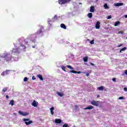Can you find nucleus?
Segmentation results:
<instances>
[{
  "instance_id": "nucleus-39",
  "label": "nucleus",
  "mask_w": 127,
  "mask_h": 127,
  "mask_svg": "<svg viewBox=\"0 0 127 127\" xmlns=\"http://www.w3.org/2000/svg\"><path fill=\"white\" fill-rule=\"evenodd\" d=\"M124 90L125 92H127V87H125L124 88Z\"/></svg>"
},
{
  "instance_id": "nucleus-34",
  "label": "nucleus",
  "mask_w": 127,
  "mask_h": 127,
  "mask_svg": "<svg viewBox=\"0 0 127 127\" xmlns=\"http://www.w3.org/2000/svg\"><path fill=\"white\" fill-rule=\"evenodd\" d=\"M125 99V97H120L119 98V100H124Z\"/></svg>"
},
{
  "instance_id": "nucleus-23",
  "label": "nucleus",
  "mask_w": 127,
  "mask_h": 127,
  "mask_svg": "<svg viewBox=\"0 0 127 127\" xmlns=\"http://www.w3.org/2000/svg\"><path fill=\"white\" fill-rule=\"evenodd\" d=\"M67 68H68V69H70L71 70H74V68L72 67L71 65H66Z\"/></svg>"
},
{
  "instance_id": "nucleus-13",
  "label": "nucleus",
  "mask_w": 127,
  "mask_h": 127,
  "mask_svg": "<svg viewBox=\"0 0 127 127\" xmlns=\"http://www.w3.org/2000/svg\"><path fill=\"white\" fill-rule=\"evenodd\" d=\"M44 31V28L42 26H40L39 32H43Z\"/></svg>"
},
{
  "instance_id": "nucleus-18",
  "label": "nucleus",
  "mask_w": 127,
  "mask_h": 127,
  "mask_svg": "<svg viewBox=\"0 0 127 127\" xmlns=\"http://www.w3.org/2000/svg\"><path fill=\"white\" fill-rule=\"evenodd\" d=\"M87 16L88 17H89V18H92V17H93V13H88Z\"/></svg>"
},
{
  "instance_id": "nucleus-44",
  "label": "nucleus",
  "mask_w": 127,
  "mask_h": 127,
  "mask_svg": "<svg viewBox=\"0 0 127 127\" xmlns=\"http://www.w3.org/2000/svg\"><path fill=\"white\" fill-rule=\"evenodd\" d=\"M123 45L121 44V45H119L117 46V47H121V46H122Z\"/></svg>"
},
{
  "instance_id": "nucleus-4",
  "label": "nucleus",
  "mask_w": 127,
  "mask_h": 127,
  "mask_svg": "<svg viewBox=\"0 0 127 127\" xmlns=\"http://www.w3.org/2000/svg\"><path fill=\"white\" fill-rule=\"evenodd\" d=\"M71 0H58V2L59 4H65V3H68L70 2Z\"/></svg>"
},
{
  "instance_id": "nucleus-19",
  "label": "nucleus",
  "mask_w": 127,
  "mask_h": 127,
  "mask_svg": "<svg viewBox=\"0 0 127 127\" xmlns=\"http://www.w3.org/2000/svg\"><path fill=\"white\" fill-rule=\"evenodd\" d=\"M50 111H51V113L52 115H54V112L53 111H54V107H51L50 108Z\"/></svg>"
},
{
  "instance_id": "nucleus-32",
  "label": "nucleus",
  "mask_w": 127,
  "mask_h": 127,
  "mask_svg": "<svg viewBox=\"0 0 127 127\" xmlns=\"http://www.w3.org/2000/svg\"><path fill=\"white\" fill-rule=\"evenodd\" d=\"M58 17H57V15H55L53 17V19H57Z\"/></svg>"
},
{
  "instance_id": "nucleus-41",
  "label": "nucleus",
  "mask_w": 127,
  "mask_h": 127,
  "mask_svg": "<svg viewBox=\"0 0 127 127\" xmlns=\"http://www.w3.org/2000/svg\"><path fill=\"white\" fill-rule=\"evenodd\" d=\"M90 65H91V66H94L95 64L92 63H90Z\"/></svg>"
},
{
  "instance_id": "nucleus-48",
  "label": "nucleus",
  "mask_w": 127,
  "mask_h": 127,
  "mask_svg": "<svg viewBox=\"0 0 127 127\" xmlns=\"http://www.w3.org/2000/svg\"><path fill=\"white\" fill-rule=\"evenodd\" d=\"M125 16L126 17V18H127V15H125Z\"/></svg>"
},
{
  "instance_id": "nucleus-2",
  "label": "nucleus",
  "mask_w": 127,
  "mask_h": 127,
  "mask_svg": "<svg viewBox=\"0 0 127 127\" xmlns=\"http://www.w3.org/2000/svg\"><path fill=\"white\" fill-rule=\"evenodd\" d=\"M19 42L20 43V45L18 44L16 45L15 44H14L15 48H13L12 50V53H16L17 54H18V53L20 52V50L26 49V47H25L24 45H22V44H21V39L19 40Z\"/></svg>"
},
{
  "instance_id": "nucleus-45",
  "label": "nucleus",
  "mask_w": 127,
  "mask_h": 127,
  "mask_svg": "<svg viewBox=\"0 0 127 127\" xmlns=\"http://www.w3.org/2000/svg\"><path fill=\"white\" fill-rule=\"evenodd\" d=\"M86 76H87V77H89V73H87V74H86Z\"/></svg>"
},
{
  "instance_id": "nucleus-12",
  "label": "nucleus",
  "mask_w": 127,
  "mask_h": 127,
  "mask_svg": "<svg viewBox=\"0 0 127 127\" xmlns=\"http://www.w3.org/2000/svg\"><path fill=\"white\" fill-rule=\"evenodd\" d=\"M114 5L115 6H122V5H124V3H115Z\"/></svg>"
},
{
  "instance_id": "nucleus-14",
  "label": "nucleus",
  "mask_w": 127,
  "mask_h": 127,
  "mask_svg": "<svg viewBox=\"0 0 127 127\" xmlns=\"http://www.w3.org/2000/svg\"><path fill=\"white\" fill-rule=\"evenodd\" d=\"M90 12H95V6H91L90 7Z\"/></svg>"
},
{
  "instance_id": "nucleus-40",
  "label": "nucleus",
  "mask_w": 127,
  "mask_h": 127,
  "mask_svg": "<svg viewBox=\"0 0 127 127\" xmlns=\"http://www.w3.org/2000/svg\"><path fill=\"white\" fill-rule=\"evenodd\" d=\"M125 74L126 75H127V69L125 70Z\"/></svg>"
},
{
  "instance_id": "nucleus-37",
  "label": "nucleus",
  "mask_w": 127,
  "mask_h": 127,
  "mask_svg": "<svg viewBox=\"0 0 127 127\" xmlns=\"http://www.w3.org/2000/svg\"><path fill=\"white\" fill-rule=\"evenodd\" d=\"M32 80H35L36 79V78H35V76H33L32 77Z\"/></svg>"
},
{
  "instance_id": "nucleus-35",
  "label": "nucleus",
  "mask_w": 127,
  "mask_h": 127,
  "mask_svg": "<svg viewBox=\"0 0 127 127\" xmlns=\"http://www.w3.org/2000/svg\"><path fill=\"white\" fill-rule=\"evenodd\" d=\"M94 40H92L90 42V44H94Z\"/></svg>"
},
{
  "instance_id": "nucleus-9",
  "label": "nucleus",
  "mask_w": 127,
  "mask_h": 127,
  "mask_svg": "<svg viewBox=\"0 0 127 127\" xmlns=\"http://www.w3.org/2000/svg\"><path fill=\"white\" fill-rule=\"evenodd\" d=\"M37 105H38V102H36L35 100H34L33 103H32V106L33 107H37Z\"/></svg>"
},
{
  "instance_id": "nucleus-27",
  "label": "nucleus",
  "mask_w": 127,
  "mask_h": 127,
  "mask_svg": "<svg viewBox=\"0 0 127 127\" xmlns=\"http://www.w3.org/2000/svg\"><path fill=\"white\" fill-rule=\"evenodd\" d=\"M6 91H7V88L5 87L2 89V92H3V93H5Z\"/></svg>"
},
{
  "instance_id": "nucleus-5",
  "label": "nucleus",
  "mask_w": 127,
  "mask_h": 127,
  "mask_svg": "<svg viewBox=\"0 0 127 127\" xmlns=\"http://www.w3.org/2000/svg\"><path fill=\"white\" fill-rule=\"evenodd\" d=\"M23 121V122H25V124L26 125V126H28L30 125V124H32L33 123L32 121H29V119L24 118Z\"/></svg>"
},
{
  "instance_id": "nucleus-7",
  "label": "nucleus",
  "mask_w": 127,
  "mask_h": 127,
  "mask_svg": "<svg viewBox=\"0 0 127 127\" xmlns=\"http://www.w3.org/2000/svg\"><path fill=\"white\" fill-rule=\"evenodd\" d=\"M11 71L10 70H6L4 71H3L2 73L1 74V76H5L6 75H8L9 74V71Z\"/></svg>"
},
{
  "instance_id": "nucleus-26",
  "label": "nucleus",
  "mask_w": 127,
  "mask_h": 127,
  "mask_svg": "<svg viewBox=\"0 0 127 127\" xmlns=\"http://www.w3.org/2000/svg\"><path fill=\"white\" fill-rule=\"evenodd\" d=\"M65 68L66 67L64 65L61 66V68L62 69V70H63V71H64V72H66V70H65Z\"/></svg>"
},
{
  "instance_id": "nucleus-8",
  "label": "nucleus",
  "mask_w": 127,
  "mask_h": 127,
  "mask_svg": "<svg viewBox=\"0 0 127 127\" xmlns=\"http://www.w3.org/2000/svg\"><path fill=\"white\" fill-rule=\"evenodd\" d=\"M18 113L19 114V115H21V116H28V115L29 114L27 112H22L21 111H19L18 112Z\"/></svg>"
},
{
  "instance_id": "nucleus-11",
  "label": "nucleus",
  "mask_w": 127,
  "mask_h": 127,
  "mask_svg": "<svg viewBox=\"0 0 127 127\" xmlns=\"http://www.w3.org/2000/svg\"><path fill=\"white\" fill-rule=\"evenodd\" d=\"M69 73H73V74H81V71H76L75 70H70Z\"/></svg>"
},
{
  "instance_id": "nucleus-31",
  "label": "nucleus",
  "mask_w": 127,
  "mask_h": 127,
  "mask_svg": "<svg viewBox=\"0 0 127 127\" xmlns=\"http://www.w3.org/2000/svg\"><path fill=\"white\" fill-rule=\"evenodd\" d=\"M63 127H69V125L67 124H65L63 126Z\"/></svg>"
},
{
  "instance_id": "nucleus-50",
  "label": "nucleus",
  "mask_w": 127,
  "mask_h": 127,
  "mask_svg": "<svg viewBox=\"0 0 127 127\" xmlns=\"http://www.w3.org/2000/svg\"><path fill=\"white\" fill-rule=\"evenodd\" d=\"M42 33H39V34H42Z\"/></svg>"
},
{
  "instance_id": "nucleus-3",
  "label": "nucleus",
  "mask_w": 127,
  "mask_h": 127,
  "mask_svg": "<svg viewBox=\"0 0 127 127\" xmlns=\"http://www.w3.org/2000/svg\"><path fill=\"white\" fill-rule=\"evenodd\" d=\"M36 37L35 35H32L31 37V40L28 41V39L24 40V42L25 44H28V45H32L33 43H35L36 41Z\"/></svg>"
},
{
  "instance_id": "nucleus-17",
  "label": "nucleus",
  "mask_w": 127,
  "mask_h": 127,
  "mask_svg": "<svg viewBox=\"0 0 127 127\" xmlns=\"http://www.w3.org/2000/svg\"><path fill=\"white\" fill-rule=\"evenodd\" d=\"M37 77H38V78H39L41 81H43V78H42V75H41V74H38L37 75Z\"/></svg>"
},
{
  "instance_id": "nucleus-30",
  "label": "nucleus",
  "mask_w": 127,
  "mask_h": 127,
  "mask_svg": "<svg viewBox=\"0 0 127 127\" xmlns=\"http://www.w3.org/2000/svg\"><path fill=\"white\" fill-rule=\"evenodd\" d=\"M104 7H105V8L106 9L109 8V6H108V4L105 3L104 5Z\"/></svg>"
},
{
  "instance_id": "nucleus-29",
  "label": "nucleus",
  "mask_w": 127,
  "mask_h": 127,
  "mask_svg": "<svg viewBox=\"0 0 127 127\" xmlns=\"http://www.w3.org/2000/svg\"><path fill=\"white\" fill-rule=\"evenodd\" d=\"M127 50V47H124L121 50H120V53H122V51H125V50Z\"/></svg>"
},
{
  "instance_id": "nucleus-6",
  "label": "nucleus",
  "mask_w": 127,
  "mask_h": 127,
  "mask_svg": "<svg viewBox=\"0 0 127 127\" xmlns=\"http://www.w3.org/2000/svg\"><path fill=\"white\" fill-rule=\"evenodd\" d=\"M91 104L93 106H95L96 107H98L99 106V101H96L95 100H93L91 102Z\"/></svg>"
},
{
  "instance_id": "nucleus-51",
  "label": "nucleus",
  "mask_w": 127,
  "mask_h": 127,
  "mask_svg": "<svg viewBox=\"0 0 127 127\" xmlns=\"http://www.w3.org/2000/svg\"><path fill=\"white\" fill-rule=\"evenodd\" d=\"M87 41H90V40H89V39H87Z\"/></svg>"
},
{
  "instance_id": "nucleus-25",
  "label": "nucleus",
  "mask_w": 127,
  "mask_h": 127,
  "mask_svg": "<svg viewBox=\"0 0 127 127\" xmlns=\"http://www.w3.org/2000/svg\"><path fill=\"white\" fill-rule=\"evenodd\" d=\"M83 61L84 62H88V57H85V58H83Z\"/></svg>"
},
{
  "instance_id": "nucleus-42",
  "label": "nucleus",
  "mask_w": 127,
  "mask_h": 127,
  "mask_svg": "<svg viewBox=\"0 0 127 127\" xmlns=\"http://www.w3.org/2000/svg\"><path fill=\"white\" fill-rule=\"evenodd\" d=\"M112 81H113V82H116V78H113Z\"/></svg>"
},
{
  "instance_id": "nucleus-28",
  "label": "nucleus",
  "mask_w": 127,
  "mask_h": 127,
  "mask_svg": "<svg viewBox=\"0 0 127 127\" xmlns=\"http://www.w3.org/2000/svg\"><path fill=\"white\" fill-rule=\"evenodd\" d=\"M98 90H99V91H103L104 90V87L103 86H100L98 88Z\"/></svg>"
},
{
  "instance_id": "nucleus-1",
  "label": "nucleus",
  "mask_w": 127,
  "mask_h": 127,
  "mask_svg": "<svg viewBox=\"0 0 127 127\" xmlns=\"http://www.w3.org/2000/svg\"><path fill=\"white\" fill-rule=\"evenodd\" d=\"M0 58H3L6 62H12V61H17L18 58L13 59L12 55L9 53H3L0 55Z\"/></svg>"
},
{
  "instance_id": "nucleus-10",
  "label": "nucleus",
  "mask_w": 127,
  "mask_h": 127,
  "mask_svg": "<svg viewBox=\"0 0 127 127\" xmlns=\"http://www.w3.org/2000/svg\"><path fill=\"white\" fill-rule=\"evenodd\" d=\"M100 24H101V22H100V21H97L95 25L96 29H99V28H100Z\"/></svg>"
},
{
  "instance_id": "nucleus-33",
  "label": "nucleus",
  "mask_w": 127,
  "mask_h": 127,
  "mask_svg": "<svg viewBox=\"0 0 127 127\" xmlns=\"http://www.w3.org/2000/svg\"><path fill=\"white\" fill-rule=\"evenodd\" d=\"M27 80H28V79L27 78V77H24L23 81L24 82H26L27 81Z\"/></svg>"
},
{
  "instance_id": "nucleus-16",
  "label": "nucleus",
  "mask_w": 127,
  "mask_h": 127,
  "mask_svg": "<svg viewBox=\"0 0 127 127\" xmlns=\"http://www.w3.org/2000/svg\"><path fill=\"white\" fill-rule=\"evenodd\" d=\"M62 122V121L60 119H57L55 120L56 124H61Z\"/></svg>"
},
{
  "instance_id": "nucleus-49",
  "label": "nucleus",
  "mask_w": 127,
  "mask_h": 127,
  "mask_svg": "<svg viewBox=\"0 0 127 127\" xmlns=\"http://www.w3.org/2000/svg\"><path fill=\"white\" fill-rule=\"evenodd\" d=\"M99 97H100L99 95H97V98H99Z\"/></svg>"
},
{
  "instance_id": "nucleus-20",
  "label": "nucleus",
  "mask_w": 127,
  "mask_h": 127,
  "mask_svg": "<svg viewBox=\"0 0 127 127\" xmlns=\"http://www.w3.org/2000/svg\"><path fill=\"white\" fill-rule=\"evenodd\" d=\"M61 27L62 28H64V29H66L67 28L66 27V26L64 24H61Z\"/></svg>"
},
{
  "instance_id": "nucleus-46",
  "label": "nucleus",
  "mask_w": 127,
  "mask_h": 127,
  "mask_svg": "<svg viewBox=\"0 0 127 127\" xmlns=\"http://www.w3.org/2000/svg\"><path fill=\"white\" fill-rule=\"evenodd\" d=\"M75 107L76 109H77V108H78V106H77V105H75Z\"/></svg>"
},
{
  "instance_id": "nucleus-43",
  "label": "nucleus",
  "mask_w": 127,
  "mask_h": 127,
  "mask_svg": "<svg viewBox=\"0 0 127 127\" xmlns=\"http://www.w3.org/2000/svg\"><path fill=\"white\" fill-rule=\"evenodd\" d=\"M6 98L7 99H9V97H8V95H6Z\"/></svg>"
},
{
  "instance_id": "nucleus-15",
  "label": "nucleus",
  "mask_w": 127,
  "mask_h": 127,
  "mask_svg": "<svg viewBox=\"0 0 127 127\" xmlns=\"http://www.w3.org/2000/svg\"><path fill=\"white\" fill-rule=\"evenodd\" d=\"M92 109H94V107L92 105H90L88 106V107L83 109V110H92Z\"/></svg>"
},
{
  "instance_id": "nucleus-47",
  "label": "nucleus",
  "mask_w": 127,
  "mask_h": 127,
  "mask_svg": "<svg viewBox=\"0 0 127 127\" xmlns=\"http://www.w3.org/2000/svg\"><path fill=\"white\" fill-rule=\"evenodd\" d=\"M32 48H35V46H32Z\"/></svg>"
},
{
  "instance_id": "nucleus-24",
  "label": "nucleus",
  "mask_w": 127,
  "mask_h": 127,
  "mask_svg": "<svg viewBox=\"0 0 127 127\" xmlns=\"http://www.w3.org/2000/svg\"><path fill=\"white\" fill-rule=\"evenodd\" d=\"M14 103V101L13 100H11L9 103V105H11V106H13Z\"/></svg>"
},
{
  "instance_id": "nucleus-21",
  "label": "nucleus",
  "mask_w": 127,
  "mask_h": 127,
  "mask_svg": "<svg viewBox=\"0 0 127 127\" xmlns=\"http://www.w3.org/2000/svg\"><path fill=\"white\" fill-rule=\"evenodd\" d=\"M121 24V22L120 21H116L114 24L115 26H118V25H120Z\"/></svg>"
},
{
  "instance_id": "nucleus-36",
  "label": "nucleus",
  "mask_w": 127,
  "mask_h": 127,
  "mask_svg": "<svg viewBox=\"0 0 127 127\" xmlns=\"http://www.w3.org/2000/svg\"><path fill=\"white\" fill-rule=\"evenodd\" d=\"M111 18H112L111 15L108 16L107 19H111Z\"/></svg>"
},
{
  "instance_id": "nucleus-38",
  "label": "nucleus",
  "mask_w": 127,
  "mask_h": 127,
  "mask_svg": "<svg viewBox=\"0 0 127 127\" xmlns=\"http://www.w3.org/2000/svg\"><path fill=\"white\" fill-rule=\"evenodd\" d=\"M49 20L48 21V23H50V22H51V21H52V20L50 19H49Z\"/></svg>"
},
{
  "instance_id": "nucleus-22",
  "label": "nucleus",
  "mask_w": 127,
  "mask_h": 127,
  "mask_svg": "<svg viewBox=\"0 0 127 127\" xmlns=\"http://www.w3.org/2000/svg\"><path fill=\"white\" fill-rule=\"evenodd\" d=\"M57 94L60 97H63V96H64V94H63V93L58 92Z\"/></svg>"
},
{
  "instance_id": "nucleus-52",
  "label": "nucleus",
  "mask_w": 127,
  "mask_h": 127,
  "mask_svg": "<svg viewBox=\"0 0 127 127\" xmlns=\"http://www.w3.org/2000/svg\"><path fill=\"white\" fill-rule=\"evenodd\" d=\"M122 33V34H123V33Z\"/></svg>"
}]
</instances>
